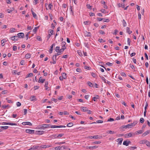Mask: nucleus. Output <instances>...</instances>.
<instances>
[{
	"mask_svg": "<svg viewBox=\"0 0 150 150\" xmlns=\"http://www.w3.org/2000/svg\"><path fill=\"white\" fill-rule=\"evenodd\" d=\"M52 128H62V127H65L66 126L63 125H52L51 126L50 125V124H45L42 125H39L38 127V129H44V128H47L50 127Z\"/></svg>",
	"mask_w": 150,
	"mask_h": 150,
	"instance_id": "obj_1",
	"label": "nucleus"
},
{
	"mask_svg": "<svg viewBox=\"0 0 150 150\" xmlns=\"http://www.w3.org/2000/svg\"><path fill=\"white\" fill-rule=\"evenodd\" d=\"M65 148L64 146H60L55 147H54V149L53 148H51V150H62L63 149H64Z\"/></svg>",
	"mask_w": 150,
	"mask_h": 150,
	"instance_id": "obj_2",
	"label": "nucleus"
},
{
	"mask_svg": "<svg viewBox=\"0 0 150 150\" xmlns=\"http://www.w3.org/2000/svg\"><path fill=\"white\" fill-rule=\"evenodd\" d=\"M132 127V124H128L126 125H123L120 128V129H122L124 128H125L126 129L127 128H129L131 127Z\"/></svg>",
	"mask_w": 150,
	"mask_h": 150,
	"instance_id": "obj_3",
	"label": "nucleus"
},
{
	"mask_svg": "<svg viewBox=\"0 0 150 150\" xmlns=\"http://www.w3.org/2000/svg\"><path fill=\"white\" fill-rule=\"evenodd\" d=\"M135 133L132 134L131 132H130L127 134H126L125 135V137L126 138H128L129 137H132L133 136L135 135Z\"/></svg>",
	"mask_w": 150,
	"mask_h": 150,
	"instance_id": "obj_4",
	"label": "nucleus"
},
{
	"mask_svg": "<svg viewBox=\"0 0 150 150\" xmlns=\"http://www.w3.org/2000/svg\"><path fill=\"white\" fill-rule=\"evenodd\" d=\"M90 138L92 139H100L102 138V136H98V135H96L94 136H91L89 137Z\"/></svg>",
	"mask_w": 150,
	"mask_h": 150,
	"instance_id": "obj_5",
	"label": "nucleus"
},
{
	"mask_svg": "<svg viewBox=\"0 0 150 150\" xmlns=\"http://www.w3.org/2000/svg\"><path fill=\"white\" fill-rule=\"evenodd\" d=\"M51 146L50 145H42L40 146L41 150L42 149H46L51 147Z\"/></svg>",
	"mask_w": 150,
	"mask_h": 150,
	"instance_id": "obj_6",
	"label": "nucleus"
},
{
	"mask_svg": "<svg viewBox=\"0 0 150 150\" xmlns=\"http://www.w3.org/2000/svg\"><path fill=\"white\" fill-rule=\"evenodd\" d=\"M18 38H23L24 36V33H18L17 34Z\"/></svg>",
	"mask_w": 150,
	"mask_h": 150,
	"instance_id": "obj_7",
	"label": "nucleus"
},
{
	"mask_svg": "<svg viewBox=\"0 0 150 150\" xmlns=\"http://www.w3.org/2000/svg\"><path fill=\"white\" fill-rule=\"evenodd\" d=\"M59 115H69V113L67 111H64V112H59Z\"/></svg>",
	"mask_w": 150,
	"mask_h": 150,
	"instance_id": "obj_8",
	"label": "nucleus"
},
{
	"mask_svg": "<svg viewBox=\"0 0 150 150\" xmlns=\"http://www.w3.org/2000/svg\"><path fill=\"white\" fill-rule=\"evenodd\" d=\"M25 132L29 134L34 133V130L30 129H27L25 130Z\"/></svg>",
	"mask_w": 150,
	"mask_h": 150,
	"instance_id": "obj_9",
	"label": "nucleus"
},
{
	"mask_svg": "<svg viewBox=\"0 0 150 150\" xmlns=\"http://www.w3.org/2000/svg\"><path fill=\"white\" fill-rule=\"evenodd\" d=\"M98 147L97 146H86V149H90L91 150H93L97 148Z\"/></svg>",
	"mask_w": 150,
	"mask_h": 150,
	"instance_id": "obj_10",
	"label": "nucleus"
},
{
	"mask_svg": "<svg viewBox=\"0 0 150 150\" xmlns=\"http://www.w3.org/2000/svg\"><path fill=\"white\" fill-rule=\"evenodd\" d=\"M34 148V150L37 149V150H41V148L40 147V146H38L37 145H35L33 146Z\"/></svg>",
	"mask_w": 150,
	"mask_h": 150,
	"instance_id": "obj_11",
	"label": "nucleus"
},
{
	"mask_svg": "<svg viewBox=\"0 0 150 150\" xmlns=\"http://www.w3.org/2000/svg\"><path fill=\"white\" fill-rule=\"evenodd\" d=\"M84 35L85 37H90L91 36V33L86 31L84 32Z\"/></svg>",
	"mask_w": 150,
	"mask_h": 150,
	"instance_id": "obj_12",
	"label": "nucleus"
},
{
	"mask_svg": "<svg viewBox=\"0 0 150 150\" xmlns=\"http://www.w3.org/2000/svg\"><path fill=\"white\" fill-rule=\"evenodd\" d=\"M55 44L54 43L51 46L50 49L49 50V52L51 53L52 52L53 50V47L54 46Z\"/></svg>",
	"mask_w": 150,
	"mask_h": 150,
	"instance_id": "obj_13",
	"label": "nucleus"
},
{
	"mask_svg": "<svg viewBox=\"0 0 150 150\" xmlns=\"http://www.w3.org/2000/svg\"><path fill=\"white\" fill-rule=\"evenodd\" d=\"M131 142L130 141H125L123 142V144L126 146H128L129 144Z\"/></svg>",
	"mask_w": 150,
	"mask_h": 150,
	"instance_id": "obj_14",
	"label": "nucleus"
},
{
	"mask_svg": "<svg viewBox=\"0 0 150 150\" xmlns=\"http://www.w3.org/2000/svg\"><path fill=\"white\" fill-rule=\"evenodd\" d=\"M45 81V79H42V77H40L39 81H38V82L39 83H43Z\"/></svg>",
	"mask_w": 150,
	"mask_h": 150,
	"instance_id": "obj_15",
	"label": "nucleus"
},
{
	"mask_svg": "<svg viewBox=\"0 0 150 150\" xmlns=\"http://www.w3.org/2000/svg\"><path fill=\"white\" fill-rule=\"evenodd\" d=\"M22 124L23 125H32V124L31 122H23Z\"/></svg>",
	"mask_w": 150,
	"mask_h": 150,
	"instance_id": "obj_16",
	"label": "nucleus"
},
{
	"mask_svg": "<svg viewBox=\"0 0 150 150\" xmlns=\"http://www.w3.org/2000/svg\"><path fill=\"white\" fill-rule=\"evenodd\" d=\"M101 3L103 4L104 5L103 7L105 9H107L108 7L107 5L105 4V2L103 1H101Z\"/></svg>",
	"mask_w": 150,
	"mask_h": 150,
	"instance_id": "obj_17",
	"label": "nucleus"
},
{
	"mask_svg": "<svg viewBox=\"0 0 150 150\" xmlns=\"http://www.w3.org/2000/svg\"><path fill=\"white\" fill-rule=\"evenodd\" d=\"M66 47L65 46H62V48L60 49L59 53H61L63 52L64 50L66 49Z\"/></svg>",
	"mask_w": 150,
	"mask_h": 150,
	"instance_id": "obj_18",
	"label": "nucleus"
},
{
	"mask_svg": "<svg viewBox=\"0 0 150 150\" xmlns=\"http://www.w3.org/2000/svg\"><path fill=\"white\" fill-rule=\"evenodd\" d=\"M48 82L47 81H45V90H46L49 91L48 88Z\"/></svg>",
	"mask_w": 150,
	"mask_h": 150,
	"instance_id": "obj_19",
	"label": "nucleus"
},
{
	"mask_svg": "<svg viewBox=\"0 0 150 150\" xmlns=\"http://www.w3.org/2000/svg\"><path fill=\"white\" fill-rule=\"evenodd\" d=\"M123 139L122 138H118L117 139V142L119 141V142L118 143V144L121 145L122 144V141H123Z\"/></svg>",
	"mask_w": 150,
	"mask_h": 150,
	"instance_id": "obj_20",
	"label": "nucleus"
},
{
	"mask_svg": "<svg viewBox=\"0 0 150 150\" xmlns=\"http://www.w3.org/2000/svg\"><path fill=\"white\" fill-rule=\"evenodd\" d=\"M99 96L96 95V97H94L93 98V100L94 101H96V100L97 99H99Z\"/></svg>",
	"mask_w": 150,
	"mask_h": 150,
	"instance_id": "obj_21",
	"label": "nucleus"
},
{
	"mask_svg": "<svg viewBox=\"0 0 150 150\" xmlns=\"http://www.w3.org/2000/svg\"><path fill=\"white\" fill-rule=\"evenodd\" d=\"M127 32L129 34H131L132 33V31L130 30V28L128 27H127L126 28Z\"/></svg>",
	"mask_w": 150,
	"mask_h": 150,
	"instance_id": "obj_22",
	"label": "nucleus"
},
{
	"mask_svg": "<svg viewBox=\"0 0 150 150\" xmlns=\"http://www.w3.org/2000/svg\"><path fill=\"white\" fill-rule=\"evenodd\" d=\"M62 77L64 79H66L67 77L66 76V74L65 73H62Z\"/></svg>",
	"mask_w": 150,
	"mask_h": 150,
	"instance_id": "obj_23",
	"label": "nucleus"
},
{
	"mask_svg": "<svg viewBox=\"0 0 150 150\" xmlns=\"http://www.w3.org/2000/svg\"><path fill=\"white\" fill-rule=\"evenodd\" d=\"M30 100L31 101L36 100V99L35 96H33L30 98Z\"/></svg>",
	"mask_w": 150,
	"mask_h": 150,
	"instance_id": "obj_24",
	"label": "nucleus"
},
{
	"mask_svg": "<svg viewBox=\"0 0 150 150\" xmlns=\"http://www.w3.org/2000/svg\"><path fill=\"white\" fill-rule=\"evenodd\" d=\"M149 133V131H147L142 134V136L143 137H144L146 136V135H147V134H148Z\"/></svg>",
	"mask_w": 150,
	"mask_h": 150,
	"instance_id": "obj_25",
	"label": "nucleus"
},
{
	"mask_svg": "<svg viewBox=\"0 0 150 150\" xmlns=\"http://www.w3.org/2000/svg\"><path fill=\"white\" fill-rule=\"evenodd\" d=\"M60 47L57 46L56 47V48L55 49V51L57 52H58L59 53V52L60 51Z\"/></svg>",
	"mask_w": 150,
	"mask_h": 150,
	"instance_id": "obj_26",
	"label": "nucleus"
},
{
	"mask_svg": "<svg viewBox=\"0 0 150 150\" xmlns=\"http://www.w3.org/2000/svg\"><path fill=\"white\" fill-rule=\"evenodd\" d=\"M36 132H37L38 134L40 135H42L44 133V131H38Z\"/></svg>",
	"mask_w": 150,
	"mask_h": 150,
	"instance_id": "obj_27",
	"label": "nucleus"
},
{
	"mask_svg": "<svg viewBox=\"0 0 150 150\" xmlns=\"http://www.w3.org/2000/svg\"><path fill=\"white\" fill-rule=\"evenodd\" d=\"M103 121L101 120H98L96 121V122H93L92 123H91V124H95V123H102Z\"/></svg>",
	"mask_w": 150,
	"mask_h": 150,
	"instance_id": "obj_28",
	"label": "nucleus"
},
{
	"mask_svg": "<svg viewBox=\"0 0 150 150\" xmlns=\"http://www.w3.org/2000/svg\"><path fill=\"white\" fill-rule=\"evenodd\" d=\"M31 55L29 53L25 55V57L27 59H28L30 57Z\"/></svg>",
	"mask_w": 150,
	"mask_h": 150,
	"instance_id": "obj_29",
	"label": "nucleus"
},
{
	"mask_svg": "<svg viewBox=\"0 0 150 150\" xmlns=\"http://www.w3.org/2000/svg\"><path fill=\"white\" fill-rule=\"evenodd\" d=\"M145 144L148 147L150 146V142L149 141L146 140Z\"/></svg>",
	"mask_w": 150,
	"mask_h": 150,
	"instance_id": "obj_30",
	"label": "nucleus"
},
{
	"mask_svg": "<svg viewBox=\"0 0 150 150\" xmlns=\"http://www.w3.org/2000/svg\"><path fill=\"white\" fill-rule=\"evenodd\" d=\"M74 125L73 123L70 122L67 124V127H70Z\"/></svg>",
	"mask_w": 150,
	"mask_h": 150,
	"instance_id": "obj_31",
	"label": "nucleus"
},
{
	"mask_svg": "<svg viewBox=\"0 0 150 150\" xmlns=\"http://www.w3.org/2000/svg\"><path fill=\"white\" fill-rule=\"evenodd\" d=\"M39 28V26L35 27L34 29L33 30V31L34 33H35L37 31L38 29Z\"/></svg>",
	"mask_w": 150,
	"mask_h": 150,
	"instance_id": "obj_32",
	"label": "nucleus"
},
{
	"mask_svg": "<svg viewBox=\"0 0 150 150\" xmlns=\"http://www.w3.org/2000/svg\"><path fill=\"white\" fill-rule=\"evenodd\" d=\"M101 143V142L100 141H95L93 142L92 143V144H100Z\"/></svg>",
	"mask_w": 150,
	"mask_h": 150,
	"instance_id": "obj_33",
	"label": "nucleus"
},
{
	"mask_svg": "<svg viewBox=\"0 0 150 150\" xmlns=\"http://www.w3.org/2000/svg\"><path fill=\"white\" fill-rule=\"evenodd\" d=\"M103 21L104 22H109L110 21V20L109 19H106V18H103Z\"/></svg>",
	"mask_w": 150,
	"mask_h": 150,
	"instance_id": "obj_34",
	"label": "nucleus"
},
{
	"mask_svg": "<svg viewBox=\"0 0 150 150\" xmlns=\"http://www.w3.org/2000/svg\"><path fill=\"white\" fill-rule=\"evenodd\" d=\"M107 133H108L109 134H115V132H114V131H112L111 130H109L107 132Z\"/></svg>",
	"mask_w": 150,
	"mask_h": 150,
	"instance_id": "obj_35",
	"label": "nucleus"
},
{
	"mask_svg": "<svg viewBox=\"0 0 150 150\" xmlns=\"http://www.w3.org/2000/svg\"><path fill=\"white\" fill-rule=\"evenodd\" d=\"M88 109L86 107H83L82 108V111L83 112H86L87 111Z\"/></svg>",
	"mask_w": 150,
	"mask_h": 150,
	"instance_id": "obj_36",
	"label": "nucleus"
},
{
	"mask_svg": "<svg viewBox=\"0 0 150 150\" xmlns=\"http://www.w3.org/2000/svg\"><path fill=\"white\" fill-rule=\"evenodd\" d=\"M83 23L85 25H88L90 24L91 22L89 21H84Z\"/></svg>",
	"mask_w": 150,
	"mask_h": 150,
	"instance_id": "obj_37",
	"label": "nucleus"
},
{
	"mask_svg": "<svg viewBox=\"0 0 150 150\" xmlns=\"http://www.w3.org/2000/svg\"><path fill=\"white\" fill-rule=\"evenodd\" d=\"M123 24L124 27H125L127 25V23L124 19L122 20Z\"/></svg>",
	"mask_w": 150,
	"mask_h": 150,
	"instance_id": "obj_38",
	"label": "nucleus"
},
{
	"mask_svg": "<svg viewBox=\"0 0 150 150\" xmlns=\"http://www.w3.org/2000/svg\"><path fill=\"white\" fill-rule=\"evenodd\" d=\"M33 76V74L32 73H30L28 74H27L26 78H28L30 77H32Z\"/></svg>",
	"mask_w": 150,
	"mask_h": 150,
	"instance_id": "obj_39",
	"label": "nucleus"
},
{
	"mask_svg": "<svg viewBox=\"0 0 150 150\" xmlns=\"http://www.w3.org/2000/svg\"><path fill=\"white\" fill-rule=\"evenodd\" d=\"M87 84H88V85L91 87H93V85L92 84V83L90 82V81H88L87 82Z\"/></svg>",
	"mask_w": 150,
	"mask_h": 150,
	"instance_id": "obj_40",
	"label": "nucleus"
},
{
	"mask_svg": "<svg viewBox=\"0 0 150 150\" xmlns=\"http://www.w3.org/2000/svg\"><path fill=\"white\" fill-rule=\"evenodd\" d=\"M53 7L52 4V3L50 4L48 6V7L50 10L52 9V8Z\"/></svg>",
	"mask_w": 150,
	"mask_h": 150,
	"instance_id": "obj_41",
	"label": "nucleus"
},
{
	"mask_svg": "<svg viewBox=\"0 0 150 150\" xmlns=\"http://www.w3.org/2000/svg\"><path fill=\"white\" fill-rule=\"evenodd\" d=\"M120 74L122 76H125V77H126L127 76V75L126 74L123 72H121L120 73Z\"/></svg>",
	"mask_w": 150,
	"mask_h": 150,
	"instance_id": "obj_42",
	"label": "nucleus"
},
{
	"mask_svg": "<svg viewBox=\"0 0 150 150\" xmlns=\"http://www.w3.org/2000/svg\"><path fill=\"white\" fill-rule=\"evenodd\" d=\"M1 128L3 129H6L8 128V126H1Z\"/></svg>",
	"mask_w": 150,
	"mask_h": 150,
	"instance_id": "obj_43",
	"label": "nucleus"
},
{
	"mask_svg": "<svg viewBox=\"0 0 150 150\" xmlns=\"http://www.w3.org/2000/svg\"><path fill=\"white\" fill-rule=\"evenodd\" d=\"M32 14L33 15V16L34 18H37V16L36 13H34V12H32Z\"/></svg>",
	"mask_w": 150,
	"mask_h": 150,
	"instance_id": "obj_44",
	"label": "nucleus"
},
{
	"mask_svg": "<svg viewBox=\"0 0 150 150\" xmlns=\"http://www.w3.org/2000/svg\"><path fill=\"white\" fill-rule=\"evenodd\" d=\"M36 39L37 40H39V41L42 40L41 37L39 36H37Z\"/></svg>",
	"mask_w": 150,
	"mask_h": 150,
	"instance_id": "obj_45",
	"label": "nucleus"
},
{
	"mask_svg": "<svg viewBox=\"0 0 150 150\" xmlns=\"http://www.w3.org/2000/svg\"><path fill=\"white\" fill-rule=\"evenodd\" d=\"M13 37H14V39L13 40H18V36H13Z\"/></svg>",
	"mask_w": 150,
	"mask_h": 150,
	"instance_id": "obj_46",
	"label": "nucleus"
},
{
	"mask_svg": "<svg viewBox=\"0 0 150 150\" xmlns=\"http://www.w3.org/2000/svg\"><path fill=\"white\" fill-rule=\"evenodd\" d=\"M144 119L143 118H141L140 119V122L141 123H143L144 122Z\"/></svg>",
	"mask_w": 150,
	"mask_h": 150,
	"instance_id": "obj_47",
	"label": "nucleus"
},
{
	"mask_svg": "<svg viewBox=\"0 0 150 150\" xmlns=\"http://www.w3.org/2000/svg\"><path fill=\"white\" fill-rule=\"evenodd\" d=\"M114 121V120L113 118H110L109 119H108L107 121L108 122H112V121Z\"/></svg>",
	"mask_w": 150,
	"mask_h": 150,
	"instance_id": "obj_48",
	"label": "nucleus"
},
{
	"mask_svg": "<svg viewBox=\"0 0 150 150\" xmlns=\"http://www.w3.org/2000/svg\"><path fill=\"white\" fill-rule=\"evenodd\" d=\"M137 133L135 134H142V133L143 131L142 130H138V131H137Z\"/></svg>",
	"mask_w": 150,
	"mask_h": 150,
	"instance_id": "obj_49",
	"label": "nucleus"
},
{
	"mask_svg": "<svg viewBox=\"0 0 150 150\" xmlns=\"http://www.w3.org/2000/svg\"><path fill=\"white\" fill-rule=\"evenodd\" d=\"M130 67L132 69H135V67H134V65H132V64H130Z\"/></svg>",
	"mask_w": 150,
	"mask_h": 150,
	"instance_id": "obj_50",
	"label": "nucleus"
},
{
	"mask_svg": "<svg viewBox=\"0 0 150 150\" xmlns=\"http://www.w3.org/2000/svg\"><path fill=\"white\" fill-rule=\"evenodd\" d=\"M106 64L109 66H112V63H110L109 62L106 63Z\"/></svg>",
	"mask_w": 150,
	"mask_h": 150,
	"instance_id": "obj_51",
	"label": "nucleus"
},
{
	"mask_svg": "<svg viewBox=\"0 0 150 150\" xmlns=\"http://www.w3.org/2000/svg\"><path fill=\"white\" fill-rule=\"evenodd\" d=\"M146 140H141L139 142L140 144H145Z\"/></svg>",
	"mask_w": 150,
	"mask_h": 150,
	"instance_id": "obj_52",
	"label": "nucleus"
},
{
	"mask_svg": "<svg viewBox=\"0 0 150 150\" xmlns=\"http://www.w3.org/2000/svg\"><path fill=\"white\" fill-rule=\"evenodd\" d=\"M86 6L89 9H91L92 6H91L90 4H87Z\"/></svg>",
	"mask_w": 150,
	"mask_h": 150,
	"instance_id": "obj_53",
	"label": "nucleus"
},
{
	"mask_svg": "<svg viewBox=\"0 0 150 150\" xmlns=\"http://www.w3.org/2000/svg\"><path fill=\"white\" fill-rule=\"evenodd\" d=\"M15 29L14 28H11L10 29V31L11 33H13L15 32Z\"/></svg>",
	"mask_w": 150,
	"mask_h": 150,
	"instance_id": "obj_54",
	"label": "nucleus"
},
{
	"mask_svg": "<svg viewBox=\"0 0 150 150\" xmlns=\"http://www.w3.org/2000/svg\"><path fill=\"white\" fill-rule=\"evenodd\" d=\"M5 39H3V40H1V45H2V46H4V44H3V43L5 42Z\"/></svg>",
	"mask_w": 150,
	"mask_h": 150,
	"instance_id": "obj_55",
	"label": "nucleus"
},
{
	"mask_svg": "<svg viewBox=\"0 0 150 150\" xmlns=\"http://www.w3.org/2000/svg\"><path fill=\"white\" fill-rule=\"evenodd\" d=\"M98 41H99V42H105V40H103V39H99L98 40Z\"/></svg>",
	"mask_w": 150,
	"mask_h": 150,
	"instance_id": "obj_56",
	"label": "nucleus"
},
{
	"mask_svg": "<svg viewBox=\"0 0 150 150\" xmlns=\"http://www.w3.org/2000/svg\"><path fill=\"white\" fill-rule=\"evenodd\" d=\"M127 43H128V45H130L131 41H130V40L129 38H127Z\"/></svg>",
	"mask_w": 150,
	"mask_h": 150,
	"instance_id": "obj_57",
	"label": "nucleus"
},
{
	"mask_svg": "<svg viewBox=\"0 0 150 150\" xmlns=\"http://www.w3.org/2000/svg\"><path fill=\"white\" fill-rule=\"evenodd\" d=\"M103 18H98V17L97 18V20L99 21H101L103 20Z\"/></svg>",
	"mask_w": 150,
	"mask_h": 150,
	"instance_id": "obj_58",
	"label": "nucleus"
},
{
	"mask_svg": "<svg viewBox=\"0 0 150 150\" xmlns=\"http://www.w3.org/2000/svg\"><path fill=\"white\" fill-rule=\"evenodd\" d=\"M100 33V34H102V35H104L105 34V33L104 31H102L101 30H100L99 31Z\"/></svg>",
	"mask_w": 150,
	"mask_h": 150,
	"instance_id": "obj_59",
	"label": "nucleus"
},
{
	"mask_svg": "<svg viewBox=\"0 0 150 150\" xmlns=\"http://www.w3.org/2000/svg\"><path fill=\"white\" fill-rule=\"evenodd\" d=\"M137 148V147L136 146H131L130 147V150L134 149Z\"/></svg>",
	"mask_w": 150,
	"mask_h": 150,
	"instance_id": "obj_60",
	"label": "nucleus"
},
{
	"mask_svg": "<svg viewBox=\"0 0 150 150\" xmlns=\"http://www.w3.org/2000/svg\"><path fill=\"white\" fill-rule=\"evenodd\" d=\"M7 93V90H4L2 91L1 93L3 94H5L6 93Z\"/></svg>",
	"mask_w": 150,
	"mask_h": 150,
	"instance_id": "obj_61",
	"label": "nucleus"
},
{
	"mask_svg": "<svg viewBox=\"0 0 150 150\" xmlns=\"http://www.w3.org/2000/svg\"><path fill=\"white\" fill-rule=\"evenodd\" d=\"M137 123V121H135L133 123H131L132 125V127H133V126H134L135 125H136Z\"/></svg>",
	"mask_w": 150,
	"mask_h": 150,
	"instance_id": "obj_62",
	"label": "nucleus"
},
{
	"mask_svg": "<svg viewBox=\"0 0 150 150\" xmlns=\"http://www.w3.org/2000/svg\"><path fill=\"white\" fill-rule=\"evenodd\" d=\"M13 50L16 51L17 49V47L16 46H14L13 47Z\"/></svg>",
	"mask_w": 150,
	"mask_h": 150,
	"instance_id": "obj_63",
	"label": "nucleus"
},
{
	"mask_svg": "<svg viewBox=\"0 0 150 150\" xmlns=\"http://www.w3.org/2000/svg\"><path fill=\"white\" fill-rule=\"evenodd\" d=\"M91 76L93 77H95L96 76V74L94 73H92L91 74Z\"/></svg>",
	"mask_w": 150,
	"mask_h": 150,
	"instance_id": "obj_64",
	"label": "nucleus"
}]
</instances>
